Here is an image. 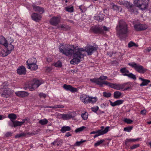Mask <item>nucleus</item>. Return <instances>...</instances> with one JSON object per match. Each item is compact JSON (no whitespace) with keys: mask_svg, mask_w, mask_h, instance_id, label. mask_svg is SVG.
<instances>
[{"mask_svg":"<svg viewBox=\"0 0 151 151\" xmlns=\"http://www.w3.org/2000/svg\"><path fill=\"white\" fill-rule=\"evenodd\" d=\"M98 48L97 46L90 45L87 46L85 49L79 48L78 46H75L74 45L62 43L60 44L59 47L60 52L68 56H73V58L70 61V64L73 65L78 64L83 58V55L81 52L86 51L88 55H91Z\"/></svg>","mask_w":151,"mask_h":151,"instance_id":"f257e3e1","label":"nucleus"},{"mask_svg":"<svg viewBox=\"0 0 151 151\" xmlns=\"http://www.w3.org/2000/svg\"><path fill=\"white\" fill-rule=\"evenodd\" d=\"M119 36H126L128 32V27L126 23L123 20H120L116 27Z\"/></svg>","mask_w":151,"mask_h":151,"instance_id":"f03ea898","label":"nucleus"},{"mask_svg":"<svg viewBox=\"0 0 151 151\" xmlns=\"http://www.w3.org/2000/svg\"><path fill=\"white\" fill-rule=\"evenodd\" d=\"M80 99L81 101L85 104L94 103L97 100L96 97L90 96L85 94L81 95Z\"/></svg>","mask_w":151,"mask_h":151,"instance_id":"7ed1b4c3","label":"nucleus"},{"mask_svg":"<svg viewBox=\"0 0 151 151\" xmlns=\"http://www.w3.org/2000/svg\"><path fill=\"white\" fill-rule=\"evenodd\" d=\"M128 65L134 69L136 71L140 73L144 74L147 70V69L144 68L142 65L134 62L129 63Z\"/></svg>","mask_w":151,"mask_h":151,"instance_id":"20e7f679","label":"nucleus"},{"mask_svg":"<svg viewBox=\"0 0 151 151\" xmlns=\"http://www.w3.org/2000/svg\"><path fill=\"white\" fill-rule=\"evenodd\" d=\"M134 4L142 10L147 9L148 6V2L147 0H134Z\"/></svg>","mask_w":151,"mask_h":151,"instance_id":"39448f33","label":"nucleus"},{"mask_svg":"<svg viewBox=\"0 0 151 151\" xmlns=\"http://www.w3.org/2000/svg\"><path fill=\"white\" fill-rule=\"evenodd\" d=\"M107 77L106 76H100L98 78H92L90 79V80L92 83H95L100 86H102L103 85V82L105 80L107 79Z\"/></svg>","mask_w":151,"mask_h":151,"instance_id":"423d86ee","label":"nucleus"},{"mask_svg":"<svg viewBox=\"0 0 151 151\" xmlns=\"http://www.w3.org/2000/svg\"><path fill=\"white\" fill-rule=\"evenodd\" d=\"M61 17L60 16H54L49 20V23L51 25L54 26H57L60 22Z\"/></svg>","mask_w":151,"mask_h":151,"instance_id":"0eeeda50","label":"nucleus"},{"mask_svg":"<svg viewBox=\"0 0 151 151\" xmlns=\"http://www.w3.org/2000/svg\"><path fill=\"white\" fill-rule=\"evenodd\" d=\"M42 83L40 81L38 80L34 79L30 86H29L30 91H33L35 89L37 88Z\"/></svg>","mask_w":151,"mask_h":151,"instance_id":"6e6552de","label":"nucleus"},{"mask_svg":"<svg viewBox=\"0 0 151 151\" xmlns=\"http://www.w3.org/2000/svg\"><path fill=\"white\" fill-rule=\"evenodd\" d=\"M75 113L74 112H68L67 114H60L61 118L64 120H68L71 119L75 116Z\"/></svg>","mask_w":151,"mask_h":151,"instance_id":"1a4fd4ad","label":"nucleus"},{"mask_svg":"<svg viewBox=\"0 0 151 151\" xmlns=\"http://www.w3.org/2000/svg\"><path fill=\"white\" fill-rule=\"evenodd\" d=\"M135 29L137 31H141L145 30L147 28V26L145 24H136L134 26Z\"/></svg>","mask_w":151,"mask_h":151,"instance_id":"9d476101","label":"nucleus"},{"mask_svg":"<svg viewBox=\"0 0 151 151\" xmlns=\"http://www.w3.org/2000/svg\"><path fill=\"white\" fill-rule=\"evenodd\" d=\"M13 92V91L9 88H5L3 93L1 94L2 97H8Z\"/></svg>","mask_w":151,"mask_h":151,"instance_id":"9b49d317","label":"nucleus"},{"mask_svg":"<svg viewBox=\"0 0 151 151\" xmlns=\"http://www.w3.org/2000/svg\"><path fill=\"white\" fill-rule=\"evenodd\" d=\"M63 88L66 91H69L72 92H74L77 91V88L73 87L70 85L65 84L63 86Z\"/></svg>","mask_w":151,"mask_h":151,"instance_id":"f8f14e48","label":"nucleus"},{"mask_svg":"<svg viewBox=\"0 0 151 151\" xmlns=\"http://www.w3.org/2000/svg\"><path fill=\"white\" fill-rule=\"evenodd\" d=\"M126 84L113 83L112 88L116 90H122L124 88V87Z\"/></svg>","mask_w":151,"mask_h":151,"instance_id":"ddd939ff","label":"nucleus"},{"mask_svg":"<svg viewBox=\"0 0 151 151\" xmlns=\"http://www.w3.org/2000/svg\"><path fill=\"white\" fill-rule=\"evenodd\" d=\"M16 95L20 97H25L27 96L29 93L26 92L24 91H18L15 93Z\"/></svg>","mask_w":151,"mask_h":151,"instance_id":"4468645a","label":"nucleus"},{"mask_svg":"<svg viewBox=\"0 0 151 151\" xmlns=\"http://www.w3.org/2000/svg\"><path fill=\"white\" fill-rule=\"evenodd\" d=\"M32 19L35 21L38 22L41 20V16L36 13H33L31 15Z\"/></svg>","mask_w":151,"mask_h":151,"instance_id":"2eb2a0df","label":"nucleus"},{"mask_svg":"<svg viewBox=\"0 0 151 151\" xmlns=\"http://www.w3.org/2000/svg\"><path fill=\"white\" fill-rule=\"evenodd\" d=\"M17 73L20 75H24L26 73V69L23 66L19 67L17 69Z\"/></svg>","mask_w":151,"mask_h":151,"instance_id":"dca6fc26","label":"nucleus"},{"mask_svg":"<svg viewBox=\"0 0 151 151\" xmlns=\"http://www.w3.org/2000/svg\"><path fill=\"white\" fill-rule=\"evenodd\" d=\"M91 29L93 32L96 33H101L102 32V30L100 27L96 26H93L91 28Z\"/></svg>","mask_w":151,"mask_h":151,"instance_id":"f3484780","label":"nucleus"},{"mask_svg":"<svg viewBox=\"0 0 151 151\" xmlns=\"http://www.w3.org/2000/svg\"><path fill=\"white\" fill-rule=\"evenodd\" d=\"M8 41L3 36H0V44L2 45L5 47H7Z\"/></svg>","mask_w":151,"mask_h":151,"instance_id":"a211bd4d","label":"nucleus"},{"mask_svg":"<svg viewBox=\"0 0 151 151\" xmlns=\"http://www.w3.org/2000/svg\"><path fill=\"white\" fill-rule=\"evenodd\" d=\"M124 102L123 100H117L114 102H112L111 101H110V105L113 107L115 106H116L122 104Z\"/></svg>","mask_w":151,"mask_h":151,"instance_id":"6ab92c4d","label":"nucleus"},{"mask_svg":"<svg viewBox=\"0 0 151 151\" xmlns=\"http://www.w3.org/2000/svg\"><path fill=\"white\" fill-rule=\"evenodd\" d=\"M57 28L63 30H67L70 29L69 26L67 25L61 24L57 26Z\"/></svg>","mask_w":151,"mask_h":151,"instance_id":"aec40b11","label":"nucleus"},{"mask_svg":"<svg viewBox=\"0 0 151 151\" xmlns=\"http://www.w3.org/2000/svg\"><path fill=\"white\" fill-rule=\"evenodd\" d=\"M123 5L127 7L128 9H129L131 12H134V11H132V8L133 7V5L132 3H130L127 1H125L123 4Z\"/></svg>","mask_w":151,"mask_h":151,"instance_id":"412c9836","label":"nucleus"},{"mask_svg":"<svg viewBox=\"0 0 151 151\" xmlns=\"http://www.w3.org/2000/svg\"><path fill=\"white\" fill-rule=\"evenodd\" d=\"M33 9L36 12H39L40 13L42 14L44 12L43 9L40 6L35 5L33 6Z\"/></svg>","mask_w":151,"mask_h":151,"instance_id":"4be33fe9","label":"nucleus"},{"mask_svg":"<svg viewBox=\"0 0 151 151\" xmlns=\"http://www.w3.org/2000/svg\"><path fill=\"white\" fill-rule=\"evenodd\" d=\"M139 79L142 81V83L140 85L141 86H147L149 83L150 82V80L144 79L140 77L139 78Z\"/></svg>","mask_w":151,"mask_h":151,"instance_id":"5701e85b","label":"nucleus"},{"mask_svg":"<svg viewBox=\"0 0 151 151\" xmlns=\"http://www.w3.org/2000/svg\"><path fill=\"white\" fill-rule=\"evenodd\" d=\"M104 18V15L103 14H100L98 15H96L94 16V19L96 20H97L99 22H101Z\"/></svg>","mask_w":151,"mask_h":151,"instance_id":"b1692460","label":"nucleus"},{"mask_svg":"<svg viewBox=\"0 0 151 151\" xmlns=\"http://www.w3.org/2000/svg\"><path fill=\"white\" fill-rule=\"evenodd\" d=\"M37 60L35 58H32L29 59L26 62L27 66L30 65L34 63H36Z\"/></svg>","mask_w":151,"mask_h":151,"instance_id":"393cba45","label":"nucleus"},{"mask_svg":"<svg viewBox=\"0 0 151 151\" xmlns=\"http://www.w3.org/2000/svg\"><path fill=\"white\" fill-rule=\"evenodd\" d=\"M139 139L138 138H137L136 139H133L132 138L127 139H126L125 141V144L127 146L129 145V142H135L137 141H138L139 140Z\"/></svg>","mask_w":151,"mask_h":151,"instance_id":"a878e982","label":"nucleus"},{"mask_svg":"<svg viewBox=\"0 0 151 151\" xmlns=\"http://www.w3.org/2000/svg\"><path fill=\"white\" fill-rule=\"evenodd\" d=\"M36 63H34L27 66V68L31 70H36L38 68V65Z\"/></svg>","mask_w":151,"mask_h":151,"instance_id":"bb28decb","label":"nucleus"},{"mask_svg":"<svg viewBox=\"0 0 151 151\" xmlns=\"http://www.w3.org/2000/svg\"><path fill=\"white\" fill-rule=\"evenodd\" d=\"M120 72L123 74V75L126 76L125 74H128L129 73V70L126 68H121L120 70Z\"/></svg>","mask_w":151,"mask_h":151,"instance_id":"cd10ccee","label":"nucleus"},{"mask_svg":"<svg viewBox=\"0 0 151 151\" xmlns=\"http://www.w3.org/2000/svg\"><path fill=\"white\" fill-rule=\"evenodd\" d=\"M8 117L10 119V121H14V120H15L17 118L16 114L13 113L9 114Z\"/></svg>","mask_w":151,"mask_h":151,"instance_id":"c85d7f7f","label":"nucleus"},{"mask_svg":"<svg viewBox=\"0 0 151 151\" xmlns=\"http://www.w3.org/2000/svg\"><path fill=\"white\" fill-rule=\"evenodd\" d=\"M24 122H25L24 120H23L22 122H19L17 121H14V127L21 126L22 125Z\"/></svg>","mask_w":151,"mask_h":151,"instance_id":"c756f323","label":"nucleus"},{"mask_svg":"<svg viewBox=\"0 0 151 151\" xmlns=\"http://www.w3.org/2000/svg\"><path fill=\"white\" fill-rule=\"evenodd\" d=\"M70 130V127L69 126H63L60 130V131L63 132L64 133L66 131H69Z\"/></svg>","mask_w":151,"mask_h":151,"instance_id":"7c9ffc66","label":"nucleus"},{"mask_svg":"<svg viewBox=\"0 0 151 151\" xmlns=\"http://www.w3.org/2000/svg\"><path fill=\"white\" fill-rule=\"evenodd\" d=\"M65 9L66 11L70 13L73 12L74 11L73 7L72 5L66 7Z\"/></svg>","mask_w":151,"mask_h":151,"instance_id":"2f4dec72","label":"nucleus"},{"mask_svg":"<svg viewBox=\"0 0 151 151\" xmlns=\"http://www.w3.org/2000/svg\"><path fill=\"white\" fill-rule=\"evenodd\" d=\"M64 107V106L63 105H55L54 106H46L45 108H50L52 109H57V108H62Z\"/></svg>","mask_w":151,"mask_h":151,"instance_id":"473e14b6","label":"nucleus"},{"mask_svg":"<svg viewBox=\"0 0 151 151\" xmlns=\"http://www.w3.org/2000/svg\"><path fill=\"white\" fill-rule=\"evenodd\" d=\"M125 75L126 76H127L129 78H131L134 80L136 79L135 75L132 73H129L128 74H125Z\"/></svg>","mask_w":151,"mask_h":151,"instance_id":"72a5a7b5","label":"nucleus"},{"mask_svg":"<svg viewBox=\"0 0 151 151\" xmlns=\"http://www.w3.org/2000/svg\"><path fill=\"white\" fill-rule=\"evenodd\" d=\"M122 95L121 92L119 91H116L114 93V97L115 99H118Z\"/></svg>","mask_w":151,"mask_h":151,"instance_id":"f704fd0d","label":"nucleus"},{"mask_svg":"<svg viewBox=\"0 0 151 151\" xmlns=\"http://www.w3.org/2000/svg\"><path fill=\"white\" fill-rule=\"evenodd\" d=\"M86 128V127H85L83 126L76 129L75 130V132L77 133H80L84 131Z\"/></svg>","mask_w":151,"mask_h":151,"instance_id":"c9c22d12","label":"nucleus"},{"mask_svg":"<svg viewBox=\"0 0 151 151\" xmlns=\"http://www.w3.org/2000/svg\"><path fill=\"white\" fill-rule=\"evenodd\" d=\"M128 46L130 48L133 46H134L136 47H138V45L137 44H136L135 43L132 41H130L128 43Z\"/></svg>","mask_w":151,"mask_h":151,"instance_id":"e433bc0d","label":"nucleus"},{"mask_svg":"<svg viewBox=\"0 0 151 151\" xmlns=\"http://www.w3.org/2000/svg\"><path fill=\"white\" fill-rule=\"evenodd\" d=\"M86 141V140H83L81 139L80 141L76 142V143L73 145L74 147L78 146H80L84 142Z\"/></svg>","mask_w":151,"mask_h":151,"instance_id":"4c0bfd02","label":"nucleus"},{"mask_svg":"<svg viewBox=\"0 0 151 151\" xmlns=\"http://www.w3.org/2000/svg\"><path fill=\"white\" fill-rule=\"evenodd\" d=\"M48 121L47 119H43L40 120L39 121V123L41 125H45L47 124Z\"/></svg>","mask_w":151,"mask_h":151,"instance_id":"58836bf2","label":"nucleus"},{"mask_svg":"<svg viewBox=\"0 0 151 151\" xmlns=\"http://www.w3.org/2000/svg\"><path fill=\"white\" fill-rule=\"evenodd\" d=\"M109 127H106L103 131L99 130L100 134L103 135L107 133L109 131Z\"/></svg>","mask_w":151,"mask_h":151,"instance_id":"ea45409f","label":"nucleus"},{"mask_svg":"<svg viewBox=\"0 0 151 151\" xmlns=\"http://www.w3.org/2000/svg\"><path fill=\"white\" fill-rule=\"evenodd\" d=\"M8 43H7V47H5L6 48L7 51L9 50L10 51V53L11 52L12 50L14 49V47L13 45L10 44L8 46Z\"/></svg>","mask_w":151,"mask_h":151,"instance_id":"a19ab883","label":"nucleus"},{"mask_svg":"<svg viewBox=\"0 0 151 151\" xmlns=\"http://www.w3.org/2000/svg\"><path fill=\"white\" fill-rule=\"evenodd\" d=\"M88 116V113L87 112H85L83 113H82L81 115V117L84 120H86L87 119Z\"/></svg>","mask_w":151,"mask_h":151,"instance_id":"79ce46f5","label":"nucleus"},{"mask_svg":"<svg viewBox=\"0 0 151 151\" xmlns=\"http://www.w3.org/2000/svg\"><path fill=\"white\" fill-rule=\"evenodd\" d=\"M133 128V127L132 126L126 127L124 128V131L129 132H131V130Z\"/></svg>","mask_w":151,"mask_h":151,"instance_id":"37998d69","label":"nucleus"},{"mask_svg":"<svg viewBox=\"0 0 151 151\" xmlns=\"http://www.w3.org/2000/svg\"><path fill=\"white\" fill-rule=\"evenodd\" d=\"M104 139H101L99 141H97L94 144V147H97L98 146H99L101 144H102L104 142Z\"/></svg>","mask_w":151,"mask_h":151,"instance_id":"c03bdc74","label":"nucleus"},{"mask_svg":"<svg viewBox=\"0 0 151 151\" xmlns=\"http://www.w3.org/2000/svg\"><path fill=\"white\" fill-rule=\"evenodd\" d=\"M104 84L105 85H106L112 88L113 83L109 82L108 81L104 80V81L103 82V85Z\"/></svg>","mask_w":151,"mask_h":151,"instance_id":"a18cd8bd","label":"nucleus"},{"mask_svg":"<svg viewBox=\"0 0 151 151\" xmlns=\"http://www.w3.org/2000/svg\"><path fill=\"white\" fill-rule=\"evenodd\" d=\"M123 84H126V85H125V86L124 87V89L123 90H127L130 88V87L129 86V82L125 83H123Z\"/></svg>","mask_w":151,"mask_h":151,"instance_id":"49530a36","label":"nucleus"},{"mask_svg":"<svg viewBox=\"0 0 151 151\" xmlns=\"http://www.w3.org/2000/svg\"><path fill=\"white\" fill-rule=\"evenodd\" d=\"M26 135V133H22L20 134H17L15 136V137L16 138H18L19 137H23L25 136Z\"/></svg>","mask_w":151,"mask_h":151,"instance_id":"de8ad7c7","label":"nucleus"},{"mask_svg":"<svg viewBox=\"0 0 151 151\" xmlns=\"http://www.w3.org/2000/svg\"><path fill=\"white\" fill-rule=\"evenodd\" d=\"M103 95L106 97H109L111 96V94L109 92L107 93L106 92H104L103 93Z\"/></svg>","mask_w":151,"mask_h":151,"instance_id":"09e8293b","label":"nucleus"},{"mask_svg":"<svg viewBox=\"0 0 151 151\" xmlns=\"http://www.w3.org/2000/svg\"><path fill=\"white\" fill-rule=\"evenodd\" d=\"M124 121L125 122L129 124H131L133 122L132 120L127 118L124 119Z\"/></svg>","mask_w":151,"mask_h":151,"instance_id":"8fccbe9b","label":"nucleus"},{"mask_svg":"<svg viewBox=\"0 0 151 151\" xmlns=\"http://www.w3.org/2000/svg\"><path fill=\"white\" fill-rule=\"evenodd\" d=\"M54 66L57 67H60L62 66V63L60 61H58L54 64Z\"/></svg>","mask_w":151,"mask_h":151,"instance_id":"3c124183","label":"nucleus"},{"mask_svg":"<svg viewBox=\"0 0 151 151\" xmlns=\"http://www.w3.org/2000/svg\"><path fill=\"white\" fill-rule=\"evenodd\" d=\"M99 109V108L98 106H95L91 108V110L93 111L96 112Z\"/></svg>","mask_w":151,"mask_h":151,"instance_id":"603ef678","label":"nucleus"},{"mask_svg":"<svg viewBox=\"0 0 151 151\" xmlns=\"http://www.w3.org/2000/svg\"><path fill=\"white\" fill-rule=\"evenodd\" d=\"M139 144H138L134 145H133L131 146L130 148L131 149L133 150L139 147Z\"/></svg>","mask_w":151,"mask_h":151,"instance_id":"864d4df0","label":"nucleus"},{"mask_svg":"<svg viewBox=\"0 0 151 151\" xmlns=\"http://www.w3.org/2000/svg\"><path fill=\"white\" fill-rule=\"evenodd\" d=\"M111 5L112 6V9L114 10H118L119 9L118 6L115 5L114 4L112 3L111 4Z\"/></svg>","mask_w":151,"mask_h":151,"instance_id":"5fc2aeb1","label":"nucleus"},{"mask_svg":"<svg viewBox=\"0 0 151 151\" xmlns=\"http://www.w3.org/2000/svg\"><path fill=\"white\" fill-rule=\"evenodd\" d=\"M150 51H151V47H147L144 50V52L145 53H147Z\"/></svg>","mask_w":151,"mask_h":151,"instance_id":"6e6d98bb","label":"nucleus"},{"mask_svg":"<svg viewBox=\"0 0 151 151\" xmlns=\"http://www.w3.org/2000/svg\"><path fill=\"white\" fill-rule=\"evenodd\" d=\"M11 121V122H9L8 123L9 126L12 127H14V121Z\"/></svg>","mask_w":151,"mask_h":151,"instance_id":"4d7b16f0","label":"nucleus"},{"mask_svg":"<svg viewBox=\"0 0 151 151\" xmlns=\"http://www.w3.org/2000/svg\"><path fill=\"white\" fill-rule=\"evenodd\" d=\"M12 133L10 132H8L5 134V136L6 137H9L12 136Z\"/></svg>","mask_w":151,"mask_h":151,"instance_id":"13d9d810","label":"nucleus"},{"mask_svg":"<svg viewBox=\"0 0 151 151\" xmlns=\"http://www.w3.org/2000/svg\"><path fill=\"white\" fill-rule=\"evenodd\" d=\"M39 96L41 98H45L46 96V95L43 93H40L39 94Z\"/></svg>","mask_w":151,"mask_h":151,"instance_id":"bf43d9fd","label":"nucleus"},{"mask_svg":"<svg viewBox=\"0 0 151 151\" xmlns=\"http://www.w3.org/2000/svg\"><path fill=\"white\" fill-rule=\"evenodd\" d=\"M104 30L105 31H109L110 29V28L107 27H106L104 26L103 27Z\"/></svg>","mask_w":151,"mask_h":151,"instance_id":"052dcab7","label":"nucleus"},{"mask_svg":"<svg viewBox=\"0 0 151 151\" xmlns=\"http://www.w3.org/2000/svg\"><path fill=\"white\" fill-rule=\"evenodd\" d=\"M52 144L53 145L55 146H59L60 145V143L56 141L53 142Z\"/></svg>","mask_w":151,"mask_h":151,"instance_id":"680f3d73","label":"nucleus"},{"mask_svg":"<svg viewBox=\"0 0 151 151\" xmlns=\"http://www.w3.org/2000/svg\"><path fill=\"white\" fill-rule=\"evenodd\" d=\"M147 112V111L145 109L141 110L140 111V113L142 115H145Z\"/></svg>","mask_w":151,"mask_h":151,"instance_id":"e2e57ef3","label":"nucleus"},{"mask_svg":"<svg viewBox=\"0 0 151 151\" xmlns=\"http://www.w3.org/2000/svg\"><path fill=\"white\" fill-rule=\"evenodd\" d=\"M97 133H98V134H96L94 135V138L99 136V135H101L102 134H100V133L99 130L97 131Z\"/></svg>","mask_w":151,"mask_h":151,"instance_id":"0e129e2a","label":"nucleus"},{"mask_svg":"<svg viewBox=\"0 0 151 151\" xmlns=\"http://www.w3.org/2000/svg\"><path fill=\"white\" fill-rule=\"evenodd\" d=\"M6 118V117L2 115H0V120H2Z\"/></svg>","mask_w":151,"mask_h":151,"instance_id":"69168bd1","label":"nucleus"},{"mask_svg":"<svg viewBox=\"0 0 151 151\" xmlns=\"http://www.w3.org/2000/svg\"><path fill=\"white\" fill-rule=\"evenodd\" d=\"M65 135L67 137H68L69 136H71V134L69 132H67L65 134Z\"/></svg>","mask_w":151,"mask_h":151,"instance_id":"338daca9","label":"nucleus"},{"mask_svg":"<svg viewBox=\"0 0 151 151\" xmlns=\"http://www.w3.org/2000/svg\"><path fill=\"white\" fill-rule=\"evenodd\" d=\"M83 6H82L81 5L79 6V9H80V10L82 12H83Z\"/></svg>","mask_w":151,"mask_h":151,"instance_id":"774afa93","label":"nucleus"}]
</instances>
